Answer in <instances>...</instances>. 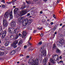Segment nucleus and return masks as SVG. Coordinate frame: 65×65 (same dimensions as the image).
Returning a JSON list of instances; mask_svg holds the SVG:
<instances>
[{"label": "nucleus", "mask_w": 65, "mask_h": 65, "mask_svg": "<svg viewBox=\"0 0 65 65\" xmlns=\"http://www.w3.org/2000/svg\"><path fill=\"white\" fill-rule=\"evenodd\" d=\"M60 0H58L57 1V3H59V2H60Z\"/></svg>", "instance_id": "nucleus-46"}, {"label": "nucleus", "mask_w": 65, "mask_h": 65, "mask_svg": "<svg viewBox=\"0 0 65 65\" xmlns=\"http://www.w3.org/2000/svg\"><path fill=\"white\" fill-rule=\"evenodd\" d=\"M23 19V18L22 17H21L19 18L18 19V21L19 22H21Z\"/></svg>", "instance_id": "nucleus-19"}, {"label": "nucleus", "mask_w": 65, "mask_h": 65, "mask_svg": "<svg viewBox=\"0 0 65 65\" xmlns=\"http://www.w3.org/2000/svg\"><path fill=\"white\" fill-rule=\"evenodd\" d=\"M27 11L26 10H23L22 11L20 12L19 14V13L17 14V15L16 16L17 18H19V17H22V15L26 14L27 13Z\"/></svg>", "instance_id": "nucleus-3"}, {"label": "nucleus", "mask_w": 65, "mask_h": 65, "mask_svg": "<svg viewBox=\"0 0 65 65\" xmlns=\"http://www.w3.org/2000/svg\"><path fill=\"white\" fill-rule=\"evenodd\" d=\"M43 12L42 11H41L40 12V14H42V13Z\"/></svg>", "instance_id": "nucleus-48"}, {"label": "nucleus", "mask_w": 65, "mask_h": 65, "mask_svg": "<svg viewBox=\"0 0 65 65\" xmlns=\"http://www.w3.org/2000/svg\"><path fill=\"white\" fill-rule=\"evenodd\" d=\"M4 15L5 18H7L9 17V13H8V12H7L5 13Z\"/></svg>", "instance_id": "nucleus-13"}, {"label": "nucleus", "mask_w": 65, "mask_h": 65, "mask_svg": "<svg viewBox=\"0 0 65 65\" xmlns=\"http://www.w3.org/2000/svg\"><path fill=\"white\" fill-rule=\"evenodd\" d=\"M17 63L18 64H19V63H20V62L19 61H18L17 62Z\"/></svg>", "instance_id": "nucleus-61"}, {"label": "nucleus", "mask_w": 65, "mask_h": 65, "mask_svg": "<svg viewBox=\"0 0 65 65\" xmlns=\"http://www.w3.org/2000/svg\"><path fill=\"white\" fill-rule=\"evenodd\" d=\"M27 15V17H29V16L30 15V13H28Z\"/></svg>", "instance_id": "nucleus-38"}, {"label": "nucleus", "mask_w": 65, "mask_h": 65, "mask_svg": "<svg viewBox=\"0 0 65 65\" xmlns=\"http://www.w3.org/2000/svg\"><path fill=\"white\" fill-rule=\"evenodd\" d=\"M0 31H2V27L1 26H0Z\"/></svg>", "instance_id": "nucleus-35"}, {"label": "nucleus", "mask_w": 65, "mask_h": 65, "mask_svg": "<svg viewBox=\"0 0 65 65\" xmlns=\"http://www.w3.org/2000/svg\"><path fill=\"white\" fill-rule=\"evenodd\" d=\"M18 43V41L16 40L13 42V43L12 45V46L14 48H15L17 47V44Z\"/></svg>", "instance_id": "nucleus-8"}, {"label": "nucleus", "mask_w": 65, "mask_h": 65, "mask_svg": "<svg viewBox=\"0 0 65 65\" xmlns=\"http://www.w3.org/2000/svg\"><path fill=\"white\" fill-rule=\"evenodd\" d=\"M20 56H23V55H20Z\"/></svg>", "instance_id": "nucleus-60"}, {"label": "nucleus", "mask_w": 65, "mask_h": 65, "mask_svg": "<svg viewBox=\"0 0 65 65\" xmlns=\"http://www.w3.org/2000/svg\"><path fill=\"white\" fill-rule=\"evenodd\" d=\"M42 44V42L41 41L40 42L38 43L37 44V45H41Z\"/></svg>", "instance_id": "nucleus-27"}, {"label": "nucleus", "mask_w": 65, "mask_h": 65, "mask_svg": "<svg viewBox=\"0 0 65 65\" xmlns=\"http://www.w3.org/2000/svg\"><path fill=\"white\" fill-rule=\"evenodd\" d=\"M3 25L4 27H7V22L6 20H3Z\"/></svg>", "instance_id": "nucleus-10"}, {"label": "nucleus", "mask_w": 65, "mask_h": 65, "mask_svg": "<svg viewBox=\"0 0 65 65\" xmlns=\"http://www.w3.org/2000/svg\"><path fill=\"white\" fill-rule=\"evenodd\" d=\"M60 26H62V23H61L60 25Z\"/></svg>", "instance_id": "nucleus-55"}, {"label": "nucleus", "mask_w": 65, "mask_h": 65, "mask_svg": "<svg viewBox=\"0 0 65 65\" xmlns=\"http://www.w3.org/2000/svg\"><path fill=\"white\" fill-rule=\"evenodd\" d=\"M37 29L38 30H41L42 29V27H37Z\"/></svg>", "instance_id": "nucleus-25"}, {"label": "nucleus", "mask_w": 65, "mask_h": 65, "mask_svg": "<svg viewBox=\"0 0 65 65\" xmlns=\"http://www.w3.org/2000/svg\"><path fill=\"white\" fill-rule=\"evenodd\" d=\"M31 17H32V16H29V18H31Z\"/></svg>", "instance_id": "nucleus-63"}, {"label": "nucleus", "mask_w": 65, "mask_h": 65, "mask_svg": "<svg viewBox=\"0 0 65 65\" xmlns=\"http://www.w3.org/2000/svg\"><path fill=\"white\" fill-rule=\"evenodd\" d=\"M18 10V9H14V12H16V11H17V10Z\"/></svg>", "instance_id": "nucleus-33"}, {"label": "nucleus", "mask_w": 65, "mask_h": 65, "mask_svg": "<svg viewBox=\"0 0 65 65\" xmlns=\"http://www.w3.org/2000/svg\"><path fill=\"white\" fill-rule=\"evenodd\" d=\"M20 29V27H19L15 29L13 28H9L8 29V31L9 32L11 33L12 32H13V33H15V34H17L16 33H17V32H18L17 34H18V32L17 31V30H19Z\"/></svg>", "instance_id": "nucleus-1"}, {"label": "nucleus", "mask_w": 65, "mask_h": 65, "mask_svg": "<svg viewBox=\"0 0 65 65\" xmlns=\"http://www.w3.org/2000/svg\"><path fill=\"white\" fill-rule=\"evenodd\" d=\"M36 32V30H34V32L35 33V32Z\"/></svg>", "instance_id": "nucleus-53"}, {"label": "nucleus", "mask_w": 65, "mask_h": 65, "mask_svg": "<svg viewBox=\"0 0 65 65\" xmlns=\"http://www.w3.org/2000/svg\"><path fill=\"white\" fill-rule=\"evenodd\" d=\"M11 26L12 27H15V22L14 21L11 22Z\"/></svg>", "instance_id": "nucleus-11"}, {"label": "nucleus", "mask_w": 65, "mask_h": 65, "mask_svg": "<svg viewBox=\"0 0 65 65\" xmlns=\"http://www.w3.org/2000/svg\"><path fill=\"white\" fill-rule=\"evenodd\" d=\"M26 32L25 31H24L22 33V35H21L20 34H19V36L20 37H21L22 36V37H23V36H24V37H25L26 36Z\"/></svg>", "instance_id": "nucleus-9"}, {"label": "nucleus", "mask_w": 65, "mask_h": 65, "mask_svg": "<svg viewBox=\"0 0 65 65\" xmlns=\"http://www.w3.org/2000/svg\"><path fill=\"white\" fill-rule=\"evenodd\" d=\"M40 36H41V37H42V36H43V34H41L40 35Z\"/></svg>", "instance_id": "nucleus-41"}, {"label": "nucleus", "mask_w": 65, "mask_h": 65, "mask_svg": "<svg viewBox=\"0 0 65 65\" xmlns=\"http://www.w3.org/2000/svg\"><path fill=\"white\" fill-rule=\"evenodd\" d=\"M59 63H63V61L62 60H61L59 61Z\"/></svg>", "instance_id": "nucleus-40"}, {"label": "nucleus", "mask_w": 65, "mask_h": 65, "mask_svg": "<svg viewBox=\"0 0 65 65\" xmlns=\"http://www.w3.org/2000/svg\"><path fill=\"white\" fill-rule=\"evenodd\" d=\"M38 59H36L35 60H29L28 63H29L31 64V65H38Z\"/></svg>", "instance_id": "nucleus-2"}, {"label": "nucleus", "mask_w": 65, "mask_h": 65, "mask_svg": "<svg viewBox=\"0 0 65 65\" xmlns=\"http://www.w3.org/2000/svg\"><path fill=\"white\" fill-rule=\"evenodd\" d=\"M56 29V28L55 27H54V28H53V29L54 30H55Z\"/></svg>", "instance_id": "nucleus-51"}, {"label": "nucleus", "mask_w": 65, "mask_h": 65, "mask_svg": "<svg viewBox=\"0 0 65 65\" xmlns=\"http://www.w3.org/2000/svg\"><path fill=\"white\" fill-rule=\"evenodd\" d=\"M48 65H52V64H50V63L49 62V63H48Z\"/></svg>", "instance_id": "nucleus-57"}, {"label": "nucleus", "mask_w": 65, "mask_h": 65, "mask_svg": "<svg viewBox=\"0 0 65 65\" xmlns=\"http://www.w3.org/2000/svg\"><path fill=\"white\" fill-rule=\"evenodd\" d=\"M59 41H60L59 43L61 44V45H62L63 43H64V41L63 40V37H64V36L62 34H60V35L59 36Z\"/></svg>", "instance_id": "nucleus-4"}, {"label": "nucleus", "mask_w": 65, "mask_h": 65, "mask_svg": "<svg viewBox=\"0 0 65 65\" xmlns=\"http://www.w3.org/2000/svg\"><path fill=\"white\" fill-rule=\"evenodd\" d=\"M16 0H15V1H14L13 2H15V1H16Z\"/></svg>", "instance_id": "nucleus-64"}, {"label": "nucleus", "mask_w": 65, "mask_h": 65, "mask_svg": "<svg viewBox=\"0 0 65 65\" xmlns=\"http://www.w3.org/2000/svg\"><path fill=\"white\" fill-rule=\"evenodd\" d=\"M11 2H8L7 3L8 4H11Z\"/></svg>", "instance_id": "nucleus-49"}, {"label": "nucleus", "mask_w": 65, "mask_h": 65, "mask_svg": "<svg viewBox=\"0 0 65 65\" xmlns=\"http://www.w3.org/2000/svg\"><path fill=\"white\" fill-rule=\"evenodd\" d=\"M27 46L26 45H25L24 46V48H27Z\"/></svg>", "instance_id": "nucleus-43"}, {"label": "nucleus", "mask_w": 65, "mask_h": 65, "mask_svg": "<svg viewBox=\"0 0 65 65\" xmlns=\"http://www.w3.org/2000/svg\"><path fill=\"white\" fill-rule=\"evenodd\" d=\"M13 7L14 8H15L16 7H15V6H13Z\"/></svg>", "instance_id": "nucleus-62"}, {"label": "nucleus", "mask_w": 65, "mask_h": 65, "mask_svg": "<svg viewBox=\"0 0 65 65\" xmlns=\"http://www.w3.org/2000/svg\"><path fill=\"white\" fill-rule=\"evenodd\" d=\"M59 58L60 59H61L62 58V56H60L59 57Z\"/></svg>", "instance_id": "nucleus-47"}, {"label": "nucleus", "mask_w": 65, "mask_h": 65, "mask_svg": "<svg viewBox=\"0 0 65 65\" xmlns=\"http://www.w3.org/2000/svg\"><path fill=\"white\" fill-rule=\"evenodd\" d=\"M57 34V32H55V33H54V34Z\"/></svg>", "instance_id": "nucleus-58"}, {"label": "nucleus", "mask_w": 65, "mask_h": 65, "mask_svg": "<svg viewBox=\"0 0 65 65\" xmlns=\"http://www.w3.org/2000/svg\"><path fill=\"white\" fill-rule=\"evenodd\" d=\"M22 43V41L21 40H20L19 41V42L18 43L19 45H21Z\"/></svg>", "instance_id": "nucleus-26"}, {"label": "nucleus", "mask_w": 65, "mask_h": 65, "mask_svg": "<svg viewBox=\"0 0 65 65\" xmlns=\"http://www.w3.org/2000/svg\"><path fill=\"white\" fill-rule=\"evenodd\" d=\"M26 5L25 4H23L22 6L20 8L21 9H24L26 7Z\"/></svg>", "instance_id": "nucleus-17"}, {"label": "nucleus", "mask_w": 65, "mask_h": 65, "mask_svg": "<svg viewBox=\"0 0 65 65\" xmlns=\"http://www.w3.org/2000/svg\"><path fill=\"white\" fill-rule=\"evenodd\" d=\"M47 21L48 22V21H50V20L48 19L47 20Z\"/></svg>", "instance_id": "nucleus-59"}, {"label": "nucleus", "mask_w": 65, "mask_h": 65, "mask_svg": "<svg viewBox=\"0 0 65 65\" xmlns=\"http://www.w3.org/2000/svg\"><path fill=\"white\" fill-rule=\"evenodd\" d=\"M53 17L54 19H56V15H55L53 14Z\"/></svg>", "instance_id": "nucleus-34"}, {"label": "nucleus", "mask_w": 65, "mask_h": 65, "mask_svg": "<svg viewBox=\"0 0 65 65\" xmlns=\"http://www.w3.org/2000/svg\"><path fill=\"white\" fill-rule=\"evenodd\" d=\"M29 56L27 55L26 56V57L27 58H29Z\"/></svg>", "instance_id": "nucleus-50"}, {"label": "nucleus", "mask_w": 65, "mask_h": 65, "mask_svg": "<svg viewBox=\"0 0 65 65\" xmlns=\"http://www.w3.org/2000/svg\"><path fill=\"white\" fill-rule=\"evenodd\" d=\"M21 50V48H20V47H19L17 48V50L18 51H20Z\"/></svg>", "instance_id": "nucleus-36"}, {"label": "nucleus", "mask_w": 65, "mask_h": 65, "mask_svg": "<svg viewBox=\"0 0 65 65\" xmlns=\"http://www.w3.org/2000/svg\"><path fill=\"white\" fill-rule=\"evenodd\" d=\"M10 15H12V11H11L10 13Z\"/></svg>", "instance_id": "nucleus-42"}, {"label": "nucleus", "mask_w": 65, "mask_h": 65, "mask_svg": "<svg viewBox=\"0 0 65 65\" xmlns=\"http://www.w3.org/2000/svg\"><path fill=\"white\" fill-rule=\"evenodd\" d=\"M56 47V45L55 44H54L53 46V48H55Z\"/></svg>", "instance_id": "nucleus-31"}, {"label": "nucleus", "mask_w": 65, "mask_h": 65, "mask_svg": "<svg viewBox=\"0 0 65 65\" xmlns=\"http://www.w3.org/2000/svg\"><path fill=\"white\" fill-rule=\"evenodd\" d=\"M29 22V21L28 19H25L23 22L22 25L24 26H26L27 25L28 22Z\"/></svg>", "instance_id": "nucleus-7"}, {"label": "nucleus", "mask_w": 65, "mask_h": 65, "mask_svg": "<svg viewBox=\"0 0 65 65\" xmlns=\"http://www.w3.org/2000/svg\"><path fill=\"white\" fill-rule=\"evenodd\" d=\"M31 39H32V38H31V37H30L29 38V40L28 42V45L29 44L30 45H32V44L30 43V42H29L31 40Z\"/></svg>", "instance_id": "nucleus-16"}, {"label": "nucleus", "mask_w": 65, "mask_h": 65, "mask_svg": "<svg viewBox=\"0 0 65 65\" xmlns=\"http://www.w3.org/2000/svg\"><path fill=\"white\" fill-rule=\"evenodd\" d=\"M4 55V53L3 52H0V56H3Z\"/></svg>", "instance_id": "nucleus-23"}, {"label": "nucleus", "mask_w": 65, "mask_h": 65, "mask_svg": "<svg viewBox=\"0 0 65 65\" xmlns=\"http://www.w3.org/2000/svg\"><path fill=\"white\" fill-rule=\"evenodd\" d=\"M0 49L1 50V51H4V50H5V48H4V47H1L0 48Z\"/></svg>", "instance_id": "nucleus-22"}, {"label": "nucleus", "mask_w": 65, "mask_h": 65, "mask_svg": "<svg viewBox=\"0 0 65 65\" xmlns=\"http://www.w3.org/2000/svg\"><path fill=\"white\" fill-rule=\"evenodd\" d=\"M10 18L9 20L12 19V18H13V16H12V15H10Z\"/></svg>", "instance_id": "nucleus-24"}, {"label": "nucleus", "mask_w": 65, "mask_h": 65, "mask_svg": "<svg viewBox=\"0 0 65 65\" xmlns=\"http://www.w3.org/2000/svg\"><path fill=\"white\" fill-rule=\"evenodd\" d=\"M15 53V50H12L11 52V55H14Z\"/></svg>", "instance_id": "nucleus-20"}, {"label": "nucleus", "mask_w": 65, "mask_h": 65, "mask_svg": "<svg viewBox=\"0 0 65 65\" xmlns=\"http://www.w3.org/2000/svg\"><path fill=\"white\" fill-rule=\"evenodd\" d=\"M9 42H7L5 44V46H8V45L9 44Z\"/></svg>", "instance_id": "nucleus-21"}, {"label": "nucleus", "mask_w": 65, "mask_h": 65, "mask_svg": "<svg viewBox=\"0 0 65 65\" xmlns=\"http://www.w3.org/2000/svg\"><path fill=\"white\" fill-rule=\"evenodd\" d=\"M47 57H46L45 59L43 60V62L44 63H46L47 62Z\"/></svg>", "instance_id": "nucleus-15"}, {"label": "nucleus", "mask_w": 65, "mask_h": 65, "mask_svg": "<svg viewBox=\"0 0 65 65\" xmlns=\"http://www.w3.org/2000/svg\"><path fill=\"white\" fill-rule=\"evenodd\" d=\"M65 25H63L62 26V28H63V27H65Z\"/></svg>", "instance_id": "nucleus-56"}, {"label": "nucleus", "mask_w": 65, "mask_h": 65, "mask_svg": "<svg viewBox=\"0 0 65 65\" xmlns=\"http://www.w3.org/2000/svg\"><path fill=\"white\" fill-rule=\"evenodd\" d=\"M2 2H4V3H5V1L4 0H2Z\"/></svg>", "instance_id": "nucleus-37"}, {"label": "nucleus", "mask_w": 65, "mask_h": 65, "mask_svg": "<svg viewBox=\"0 0 65 65\" xmlns=\"http://www.w3.org/2000/svg\"><path fill=\"white\" fill-rule=\"evenodd\" d=\"M18 32H17L16 33V36H11L10 38H9V39L10 40H11V39H14V40H15V39H18V38L19 37V36H18Z\"/></svg>", "instance_id": "nucleus-5"}, {"label": "nucleus", "mask_w": 65, "mask_h": 65, "mask_svg": "<svg viewBox=\"0 0 65 65\" xmlns=\"http://www.w3.org/2000/svg\"><path fill=\"white\" fill-rule=\"evenodd\" d=\"M52 58L55 61H58L59 60V56L56 54L53 55L52 56Z\"/></svg>", "instance_id": "nucleus-6"}, {"label": "nucleus", "mask_w": 65, "mask_h": 65, "mask_svg": "<svg viewBox=\"0 0 65 65\" xmlns=\"http://www.w3.org/2000/svg\"><path fill=\"white\" fill-rule=\"evenodd\" d=\"M33 21V19H30L29 20V22L30 23H31Z\"/></svg>", "instance_id": "nucleus-28"}, {"label": "nucleus", "mask_w": 65, "mask_h": 65, "mask_svg": "<svg viewBox=\"0 0 65 65\" xmlns=\"http://www.w3.org/2000/svg\"><path fill=\"white\" fill-rule=\"evenodd\" d=\"M2 7L3 8H5L6 7V6L4 5H2Z\"/></svg>", "instance_id": "nucleus-32"}, {"label": "nucleus", "mask_w": 65, "mask_h": 65, "mask_svg": "<svg viewBox=\"0 0 65 65\" xmlns=\"http://www.w3.org/2000/svg\"><path fill=\"white\" fill-rule=\"evenodd\" d=\"M26 3H27V4H29V3H30V2L29 1H26Z\"/></svg>", "instance_id": "nucleus-39"}, {"label": "nucleus", "mask_w": 65, "mask_h": 65, "mask_svg": "<svg viewBox=\"0 0 65 65\" xmlns=\"http://www.w3.org/2000/svg\"><path fill=\"white\" fill-rule=\"evenodd\" d=\"M56 53H61V51H60L58 49V48H56Z\"/></svg>", "instance_id": "nucleus-18"}, {"label": "nucleus", "mask_w": 65, "mask_h": 65, "mask_svg": "<svg viewBox=\"0 0 65 65\" xmlns=\"http://www.w3.org/2000/svg\"><path fill=\"white\" fill-rule=\"evenodd\" d=\"M50 61H51V62L53 63H55V62H54V61L53 60V59H50Z\"/></svg>", "instance_id": "nucleus-29"}, {"label": "nucleus", "mask_w": 65, "mask_h": 65, "mask_svg": "<svg viewBox=\"0 0 65 65\" xmlns=\"http://www.w3.org/2000/svg\"><path fill=\"white\" fill-rule=\"evenodd\" d=\"M44 1V2H46L47 1V0H43Z\"/></svg>", "instance_id": "nucleus-54"}, {"label": "nucleus", "mask_w": 65, "mask_h": 65, "mask_svg": "<svg viewBox=\"0 0 65 65\" xmlns=\"http://www.w3.org/2000/svg\"><path fill=\"white\" fill-rule=\"evenodd\" d=\"M9 39L8 37H6V38H5V40H6L7 41V40H8Z\"/></svg>", "instance_id": "nucleus-30"}, {"label": "nucleus", "mask_w": 65, "mask_h": 65, "mask_svg": "<svg viewBox=\"0 0 65 65\" xmlns=\"http://www.w3.org/2000/svg\"><path fill=\"white\" fill-rule=\"evenodd\" d=\"M6 31H4L3 33L2 36V38H4L5 36V35H6Z\"/></svg>", "instance_id": "nucleus-14"}, {"label": "nucleus", "mask_w": 65, "mask_h": 65, "mask_svg": "<svg viewBox=\"0 0 65 65\" xmlns=\"http://www.w3.org/2000/svg\"><path fill=\"white\" fill-rule=\"evenodd\" d=\"M50 24L51 25H53V24H54V23H53V22H51Z\"/></svg>", "instance_id": "nucleus-45"}, {"label": "nucleus", "mask_w": 65, "mask_h": 65, "mask_svg": "<svg viewBox=\"0 0 65 65\" xmlns=\"http://www.w3.org/2000/svg\"><path fill=\"white\" fill-rule=\"evenodd\" d=\"M34 1H35V2H36L37 1H38V0H33Z\"/></svg>", "instance_id": "nucleus-52"}, {"label": "nucleus", "mask_w": 65, "mask_h": 65, "mask_svg": "<svg viewBox=\"0 0 65 65\" xmlns=\"http://www.w3.org/2000/svg\"><path fill=\"white\" fill-rule=\"evenodd\" d=\"M42 22H45V21L44 19H43L42 20Z\"/></svg>", "instance_id": "nucleus-44"}, {"label": "nucleus", "mask_w": 65, "mask_h": 65, "mask_svg": "<svg viewBox=\"0 0 65 65\" xmlns=\"http://www.w3.org/2000/svg\"><path fill=\"white\" fill-rule=\"evenodd\" d=\"M42 55H43L44 57L46 56V52L45 50H44L43 51H42Z\"/></svg>", "instance_id": "nucleus-12"}]
</instances>
